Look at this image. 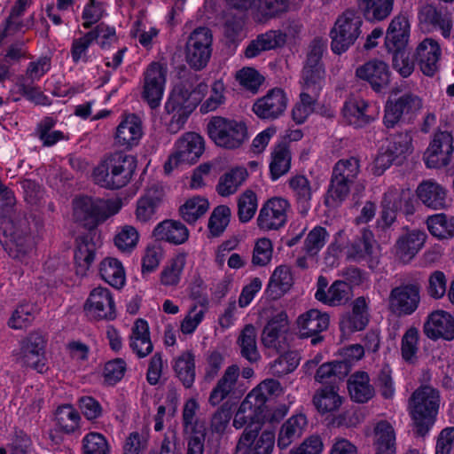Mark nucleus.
Here are the masks:
<instances>
[{
	"instance_id": "obj_1",
	"label": "nucleus",
	"mask_w": 454,
	"mask_h": 454,
	"mask_svg": "<svg viewBox=\"0 0 454 454\" xmlns=\"http://www.w3.org/2000/svg\"><path fill=\"white\" fill-rule=\"evenodd\" d=\"M0 243L10 257L27 263L35 250V239L26 217L0 218Z\"/></svg>"
},
{
	"instance_id": "obj_2",
	"label": "nucleus",
	"mask_w": 454,
	"mask_h": 454,
	"mask_svg": "<svg viewBox=\"0 0 454 454\" xmlns=\"http://www.w3.org/2000/svg\"><path fill=\"white\" fill-rule=\"evenodd\" d=\"M440 401L439 391L431 386H421L412 393L409 411L419 436H426L434 426Z\"/></svg>"
},
{
	"instance_id": "obj_3",
	"label": "nucleus",
	"mask_w": 454,
	"mask_h": 454,
	"mask_svg": "<svg viewBox=\"0 0 454 454\" xmlns=\"http://www.w3.org/2000/svg\"><path fill=\"white\" fill-rule=\"evenodd\" d=\"M136 170L133 157L114 153L106 158L93 171L94 181L107 189H120L127 185Z\"/></svg>"
},
{
	"instance_id": "obj_4",
	"label": "nucleus",
	"mask_w": 454,
	"mask_h": 454,
	"mask_svg": "<svg viewBox=\"0 0 454 454\" xmlns=\"http://www.w3.org/2000/svg\"><path fill=\"white\" fill-rule=\"evenodd\" d=\"M206 131L217 147L226 150L240 148L249 137L247 126L243 121L220 115L208 120Z\"/></svg>"
},
{
	"instance_id": "obj_5",
	"label": "nucleus",
	"mask_w": 454,
	"mask_h": 454,
	"mask_svg": "<svg viewBox=\"0 0 454 454\" xmlns=\"http://www.w3.org/2000/svg\"><path fill=\"white\" fill-rule=\"evenodd\" d=\"M121 207L119 200L81 197L74 200V217L85 227L91 229L117 214Z\"/></svg>"
},
{
	"instance_id": "obj_6",
	"label": "nucleus",
	"mask_w": 454,
	"mask_h": 454,
	"mask_svg": "<svg viewBox=\"0 0 454 454\" xmlns=\"http://www.w3.org/2000/svg\"><path fill=\"white\" fill-rule=\"evenodd\" d=\"M363 20L354 9H347L338 16L330 31L331 49L338 55L346 52L362 34Z\"/></svg>"
},
{
	"instance_id": "obj_7",
	"label": "nucleus",
	"mask_w": 454,
	"mask_h": 454,
	"mask_svg": "<svg viewBox=\"0 0 454 454\" xmlns=\"http://www.w3.org/2000/svg\"><path fill=\"white\" fill-rule=\"evenodd\" d=\"M213 35L206 27L195 28L188 36L184 47L185 61L196 71L207 65L212 55Z\"/></svg>"
},
{
	"instance_id": "obj_8",
	"label": "nucleus",
	"mask_w": 454,
	"mask_h": 454,
	"mask_svg": "<svg viewBox=\"0 0 454 454\" xmlns=\"http://www.w3.org/2000/svg\"><path fill=\"white\" fill-rule=\"evenodd\" d=\"M46 339L39 333H31L20 342V349L14 351L16 362L39 373L47 371L45 357Z\"/></svg>"
},
{
	"instance_id": "obj_9",
	"label": "nucleus",
	"mask_w": 454,
	"mask_h": 454,
	"mask_svg": "<svg viewBox=\"0 0 454 454\" xmlns=\"http://www.w3.org/2000/svg\"><path fill=\"white\" fill-rule=\"evenodd\" d=\"M205 149L203 137L195 132L184 134L175 145V152L164 165V170L169 174L181 163L193 164L202 155Z\"/></svg>"
},
{
	"instance_id": "obj_10",
	"label": "nucleus",
	"mask_w": 454,
	"mask_h": 454,
	"mask_svg": "<svg viewBox=\"0 0 454 454\" xmlns=\"http://www.w3.org/2000/svg\"><path fill=\"white\" fill-rule=\"evenodd\" d=\"M275 443V434L270 430L262 431V423L246 427L235 454H271Z\"/></svg>"
},
{
	"instance_id": "obj_11",
	"label": "nucleus",
	"mask_w": 454,
	"mask_h": 454,
	"mask_svg": "<svg viewBox=\"0 0 454 454\" xmlns=\"http://www.w3.org/2000/svg\"><path fill=\"white\" fill-rule=\"evenodd\" d=\"M421 301L418 283H406L394 287L388 296V307L394 314L403 317L412 315Z\"/></svg>"
},
{
	"instance_id": "obj_12",
	"label": "nucleus",
	"mask_w": 454,
	"mask_h": 454,
	"mask_svg": "<svg viewBox=\"0 0 454 454\" xmlns=\"http://www.w3.org/2000/svg\"><path fill=\"white\" fill-rule=\"evenodd\" d=\"M166 81L167 67L159 62H152L144 72L142 98L152 109L160 105Z\"/></svg>"
},
{
	"instance_id": "obj_13",
	"label": "nucleus",
	"mask_w": 454,
	"mask_h": 454,
	"mask_svg": "<svg viewBox=\"0 0 454 454\" xmlns=\"http://www.w3.org/2000/svg\"><path fill=\"white\" fill-rule=\"evenodd\" d=\"M290 203L281 197L268 200L261 207L256 222L261 230L277 231L287 222Z\"/></svg>"
},
{
	"instance_id": "obj_14",
	"label": "nucleus",
	"mask_w": 454,
	"mask_h": 454,
	"mask_svg": "<svg viewBox=\"0 0 454 454\" xmlns=\"http://www.w3.org/2000/svg\"><path fill=\"white\" fill-rule=\"evenodd\" d=\"M323 46L315 43L311 46L302 70L301 88L313 93H320L325 84V68L321 59Z\"/></svg>"
},
{
	"instance_id": "obj_15",
	"label": "nucleus",
	"mask_w": 454,
	"mask_h": 454,
	"mask_svg": "<svg viewBox=\"0 0 454 454\" xmlns=\"http://www.w3.org/2000/svg\"><path fill=\"white\" fill-rule=\"evenodd\" d=\"M84 310L88 317L95 320H113L116 317L115 303L111 291L98 286L91 290Z\"/></svg>"
},
{
	"instance_id": "obj_16",
	"label": "nucleus",
	"mask_w": 454,
	"mask_h": 454,
	"mask_svg": "<svg viewBox=\"0 0 454 454\" xmlns=\"http://www.w3.org/2000/svg\"><path fill=\"white\" fill-rule=\"evenodd\" d=\"M287 104L288 98L284 90L273 88L256 99L252 110L258 118L273 121L284 114Z\"/></svg>"
},
{
	"instance_id": "obj_17",
	"label": "nucleus",
	"mask_w": 454,
	"mask_h": 454,
	"mask_svg": "<svg viewBox=\"0 0 454 454\" xmlns=\"http://www.w3.org/2000/svg\"><path fill=\"white\" fill-rule=\"evenodd\" d=\"M289 331L288 317L281 311L273 316L264 326L262 333V342L265 348L278 353L288 348L287 333Z\"/></svg>"
},
{
	"instance_id": "obj_18",
	"label": "nucleus",
	"mask_w": 454,
	"mask_h": 454,
	"mask_svg": "<svg viewBox=\"0 0 454 454\" xmlns=\"http://www.w3.org/2000/svg\"><path fill=\"white\" fill-rule=\"evenodd\" d=\"M390 75L388 65L378 59L368 60L356 69V76L368 82L376 92L382 91L389 85Z\"/></svg>"
},
{
	"instance_id": "obj_19",
	"label": "nucleus",
	"mask_w": 454,
	"mask_h": 454,
	"mask_svg": "<svg viewBox=\"0 0 454 454\" xmlns=\"http://www.w3.org/2000/svg\"><path fill=\"white\" fill-rule=\"evenodd\" d=\"M378 247L372 231L363 229L347 250V257L356 262L365 261L372 268L378 262Z\"/></svg>"
},
{
	"instance_id": "obj_20",
	"label": "nucleus",
	"mask_w": 454,
	"mask_h": 454,
	"mask_svg": "<svg viewBox=\"0 0 454 454\" xmlns=\"http://www.w3.org/2000/svg\"><path fill=\"white\" fill-rule=\"evenodd\" d=\"M418 17L424 28L428 31L440 30L444 38L450 37L452 29V15L447 10L426 4L420 8Z\"/></svg>"
},
{
	"instance_id": "obj_21",
	"label": "nucleus",
	"mask_w": 454,
	"mask_h": 454,
	"mask_svg": "<svg viewBox=\"0 0 454 454\" xmlns=\"http://www.w3.org/2000/svg\"><path fill=\"white\" fill-rule=\"evenodd\" d=\"M421 108L422 100L419 96L405 93L386 106L384 123L387 128H393L403 114H413Z\"/></svg>"
},
{
	"instance_id": "obj_22",
	"label": "nucleus",
	"mask_w": 454,
	"mask_h": 454,
	"mask_svg": "<svg viewBox=\"0 0 454 454\" xmlns=\"http://www.w3.org/2000/svg\"><path fill=\"white\" fill-rule=\"evenodd\" d=\"M423 331L431 340H451L454 339V318L444 310L433 311L427 316Z\"/></svg>"
},
{
	"instance_id": "obj_23",
	"label": "nucleus",
	"mask_w": 454,
	"mask_h": 454,
	"mask_svg": "<svg viewBox=\"0 0 454 454\" xmlns=\"http://www.w3.org/2000/svg\"><path fill=\"white\" fill-rule=\"evenodd\" d=\"M427 234L419 230H412L402 234L395 245V254L403 263H409L423 247Z\"/></svg>"
},
{
	"instance_id": "obj_24",
	"label": "nucleus",
	"mask_w": 454,
	"mask_h": 454,
	"mask_svg": "<svg viewBox=\"0 0 454 454\" xmlns=\"http://www.w3.org/2000/svg\"><path fill=\"white\" fill-rule=\"evenodd\" d=\"M32 0H17L12 6L8 18L5 20L2 38L14 35L16 33L31 29L35 24L34 14L27 19H22L26 10L30 6Z\"/></svg>"
},
{
	"instance_id": "obj_25",
	"label": "nucleus",
	"mask_w": 454,
	"mask_h": 454,
	"mask_svg": "<svg viewBox=\"0 0 454 454\" xmlns=\"http://www.w3.org/2000/svg\"><path fill=\"white\" fill-rule=\"evenodd\" d=\"M369 323V301L364 296L353 301L352 311L343 315L340 328L344 333L364 330Z\"/></svg>"
},
{
	"instance_id": "obj_26",
	"label": "nucleus",
	"mask_w": 454,
	"mask_h": 454,
	"mask_svg": "<svg viewBox=\"0 0 454 454\" xmlns=\"http://www.w3.org/2000/svg\"><path fill=\"white\" fill-rule=\"evenodd\" d=\"M142 135L141 119L130 114L126 115L117 126L114 140L119 146L131 148L138 144Z\"/></svg>"
},
{
	"instance_id": "obj_27",
	"label": "nucleus",
	"mask_w": 454,
	"mask_h": 454,
	"mask_svg": "<svg viewBox=\"0 0 454 454\" xmlns=\"http://www.w3.org/2000/svg\"><path fill=\"white\" fill-rule=\"evenodd\" d=\"M163 199V191L153 184L145 192L137 201L136 218L141 223H147L155 218L156 212Z\"/></svg>"
},
{
	"instance_id": "obj_28",
	"label": "nucleus",
	"mask_w": 454,
	"mask_h": 454,
	"mask_svg": "<svg viewBox=\"0 0 454 454\" xmlns=\"http://www.w3.org/2000/svg\"><path fill=\"white\" fill-rule=\"evenodd\" d=\"M441 48L438 43L431 38L422 41L416 51V59L424 74L432 76L438 70Z\"/></svg>"
},
{
	"instance_id": "obj_29",
	"label": "nucleus",
	"mask_w": 454,
	"mask_h": 454,
	"mask_svg": "<svg viewBox=\"0 0 454 454\" xmlns=\"http://www.w3.org/2000/svg\"><path fill=\"white\" fill-rule=\"evenodd\" d=\"M410 37V22L406 16L397 15L390 22L386 37L385 46L387 51L403 50Z\"/></svg>"
},
{
	"instance_id": "obj_30",
	"label": "nucleus",
	"mask_w": 454,
	"mask_h": 454,
	"mask_svg": "<svg viewBox=\"0 0 454 454\" xmlns=\"http://www.w3.org/2000/svg\"><path fill=\"white\" fill-rule=\"evenodd\" d=\"M329 323V315L315 309L306 311L297 318V325L301 338H309L325 331Z\"/></svg>"
},
{
	"instance_id": "obj_31",
	"label": "nucleus",
	"mask_w": 454,
	"mask_h": 454,
	"mask_svg": "<svg viewBox=\"0 0 454 454\" xmlns=\"http://www.w3.org/2000/svg\"><path fill=\"white\" fill-rule=\"evenodd\" d=\"M418 198L427 207L442 209L447 207V192L437 182L429 179L420 183L416 190Z\"/></svg>"
},
{
	"instance_id": "obj_32",
	"label": "nucleus",
	"mask_w": 454,
	"mask_h": 454,
	"mask_svg": "<svg viewBox=\"0 0 454 454\" xmlns=\"http://www.w3.org/2000/svg\"><path fill=\"white\" fill-rule=\"evenodd\" d=\"M129 347L139 358H144L153 352V345L145 320L138 318L134 322L129 336Z\"/></svg>"
},
{
	"instance_id": "obj_33",
	"label": "nucleus",
	"mask_w": 454,
	"mask_h": 454,
	"mask_svg": "<svg viewBox=\"0 0 454 454\" xmlns=\"http://www.w3.org/2000/svg\"><path fill=\"white\" fill-rule=\"evenodd\" d=\"M239 374L240 370L237 364L226 368L223 375L210 393L208 402L211 405H218L234 391Z\"/></svg>"
},
{
	"instance_id": "obj_34",
	"label": "nucleus",
	"mask_w": 454,
	"mask_h": 454,
	"mask_svg": "<svg viewBox=\"0 0 454 454\" xmlns=\"http://www.w3.org/2000/svg\"><path fill=\"white\" fill-rule=\"evenodd\" d=\"M348 390L350 398L358 403H367L375 395V390L370 382L368 373L362 371L356 372L349 376Z\"/></svg>"
},
{
	"instance_id": "obj_35",
	"label": "nucleus",
	"mask_w": 454,
	"mask_h": 454,
	"mask_svg": "<svg viewBox=\"0 0 454 454\" xmlns=\"http://www.w3.org/2000/svg\"><path fill=\"white\" fill-rule=\"evenodd\" d=\"M287 185L301 213L307 214L314 192L310 181L303 175H296L287 180Z\"/></svg>"
},
{
	"instance_id": "obj_36",
	"label": "nucleus",
	"mask_w": 454,
	"mask_h": 454,
	"mask_svg": "<svg viewBox=\"0 0 454 454\" xmlns=\"http://www.w3.org/2000/svg\"><path fill=\"white\" fill-rule=\"evenodd\" d=\"M286 35L280 30H269L259 35L253 40L245 51V56L248 59L258 56L261 52L270 51L284 45Z\"/></svg>"
},
{
	"instance_id": "obj_37",
	"label": "nucleus",
	"mask_w": 454,
	"mask_h": 454,
	"mask_svg": "<svg viewBox=\"0 0 454 454\" xmlns=\"http://www.w3.org/2000/svg\"><path fill=\"white\" fill-rule=\"evenodd\" d=\"M308 425L307 418L303 414H296L290 417L279 430L278 438V448L284 450L289 447L293 442L300 438Z\"/></svg>"
},
{
	"instance_id": "obj_38",
	"label": "nucleus",
	"mask_w": 454,
	"mask_h": 454,
	"mask_svg": "<svg viewBox=\"0 0 454 454\" xmlns=\"http://www.w3.org/2000/svg\"><path fill=\"white\" fill-rule=\"evenodd\" d=\"M153 235L157 239L179 245L188 239L189 231L186 226L178 221L165 220L157 224Z\"/></svg>"
},
{
	"instance_id": "obj_39",
	"label": "nucleus",
	"mask_w": 454,
	"mask_h": 454,
	"mask_svg": "<svg viewBox=\"0 0 454 454\" xmlns=\"http://www.w3.org/2000/svg\"><path fill=\"white\" fill-rule=\"evenodd\" d=\"M313 404L318 412L325 414L333 412L341 406L342 397L334 385H326L318 388L313 395Z\"/></svg>"
},
{
	"instance_id": "obj_40",
	"label": "nucleus",
	"mask_w": 454,
	"mask_h": 454,
	"mask_svg": "<svg viewBox=\"0 0 454 454\" xmlns=\"http://www.w3.org/2000/svg\"><path fill=\"white\" fill-rule=\"evenodd\" d=\"M173 369L184 387L190 388L195 380V356L191 350L182 352L173 360Z\"/></svg>"
},
{
	"instance_id": "obj_41",
	"label": "nucleus",
	"mask_w": 454,
	"mask_h": 454,
	"mask_svg": "<svg viewBox=\"0 0 454 454\" xmlns=\"http://www.w3.org/2000/svg\"><path fill=\"white\" fill-rule=\"evenodd\" d=\"M263 409L258 405L257 403L250 397L248 395L240 403L238 411L235 414L233 419V426L237 429H239L247 425H252L254 423H262Z\"/></svg>"
},
{
	"instance_id": "obj_42",
	"label": "nucleus",
	"mask_w": 454,
	"mask_h": 454,
	"mask_svg": "<svg viewBox=\"0 0 454 454\" xmlns=\"http://www.w3.org/2000/svg\"><path fill=\"white\" fill-rule=\"evenodd\" d=\"M294 284L291 269L286 265L277 267L270 278L267 292L272 299L280 298Z\"/></svg>"
},
{
	"instance_id": "obj_43",
	"label": "nucleus",
	"mask_w": 454,
	"mask_h": 454,
	"mask_svg": "<svg viewBox=\"0 0 454 454\" xmlns=\"http://www.w3.org/2000/svg\"><path fill=\"white\" fill-rule=\"evenodd\" d=\"M192 90L186 84H178L170 92L165 103V111L168 114L177 112H192L195 104H190Z\"/></svg>"
},
{
	"instance_id": "obj_44",
	"label": "nucleus",
	"mask_w": 454,
	"mask_h": 454,
	"mask_svg": "<svg viewBox=\"0 0 454 454\" xmlns=\"http://www.w3.org/2000/svg\"><path fill=\"white\" fill-rule=\"evenodd\" d=\"M394 0H359L358 8L368 21H381L393 11Z\"/></svg>"
},
{
	"instance_id": "obj_45",
	"label": "nucleus",
	"mask_w": 454,
	"mask_h": 454,
	"mask_svg": "<svg viewBox=\"0 0 454 454\" xmlns=\"http://www.w3.org/2000/svg\"><path fill=\"white\" fill-rule=\"evenodd\" d=\"M200 410V404L194 398L185 401L182 411V426L184 434H199L207 431L205 421L200 419L197 413Z\"/></svg>"
},
{
	"instance_id": "obj_46",
	"label": "nucleus",
	"mask_w": 454,
	"mask_h": 454,
	"mask_svg": "<svg viewBox=\"0 0 454 454\" xmlns=\"http://www.w3.org/2000/svg\"><path fill=\"white\" fill-rule=\"evenodd\" d=\"M99 273L104 281L116 289L125 285V270L122 263L115 258L104 259L100 263Z\"/></svg>"
},
{
	"instance_id": "obj_47",
	"label": "nucleus",
	"mask_w": 454,
	"mask_h": 454,
	"mask_svg": "<svg viewBox=\"0 0 454 454\" xmlns=\"http://www.w3.org/2000/svg\"><path fill=\"white\" fill-rule=\"evenodd\" d=\"M344 115L348 123L356 128L368 124L373 119L369 104L363 98L354 99L347 104Z\"/></svg>"
},
{
	"instance_id": "obj_48",
	"label": "nucleus",
	"mask_w": 454,
	"mask_h": 454,
	"mask_svg": "<svg viewBox=\"0 0 454 454\" xmlns=\"http://www.w3.org/2000/svg\"><path fill=\"white\" fill-rule=\"evenodd\" d=\"M238 345L241 356L250 363L260 360L261 355L257 348V332L253 325H247L238 338Z\"/></svg>"
},
{
	"instance_id": "obj_49",
	"label": "nucleus",
	"mask_w": 454,
	"mask_h": 454,
	"mask_svg": "<svg viewBox=\"0 0 454 454\" xmlns=\"http://www.w3.org/2000/svg\"><path fill=\"white\" fill-rule=\"evenodd\" d=\"M315 297L325 304L339 306L349 300L350 287L346 282L337 280L331 285L327 292L322 289L317 290Z\"/></svg>"
},
{
	"instance_id": "obj_50",
	"label": "nucleus",
	"mask_w": 454,
	"mask_h": 454,
	"mask_svg": "<svg viewBox=\"0 0 454 454\" xmlns=\"http://www.w3.org/2000/svg\"><path fill=\"white\" fill-rule=\"evenodd\" d=\"M291 152L285 144L276 145L271 152V160L270 163V178L273 181L286 175L291 168Z\"/></svg>"
},
{
	"instance_id": "obj_51",
	"label": "nucleus",
	"mask_w": 454,
	"mask_h": 454,
	"mask_svg": "<svg viewBox=\"0 0 454 454\" xmlns=\"http://www.w3.org/2000/svg\"><path fill=\"white\" fill-rule=\"evenodd\" d=\"M58 429L67 434H72L80 430L81 416L79 412L69 404L59 406L55 413Z\"/></svg>"
},
{
	"instance_id": "obj_52",
	"label": "nucleus",
	"mask_w": 454,
	"mask_h": 454,
	"mask_svg": "<svg viewBox=\"0 0 454 454\" xmlns=\"http://www.w3.org/2000/svg\"><path fill=\"white\" fill-rule=\"evenodd\" d=\"M94 259L95 244L88 237H79L76 239V249L74 251V263L77 274H85Z\"/></svg>"
},
{
	"instance_id": "obj_53",
	"label": "nucleus",
	"mask_w": 454,
	"mask_h": 454,
	"mask_svg": "<svg viewBox=\"0 0 454 454\" xmlns=\"http://www.w3.org/2000/svg\"><path fill=\"white\" fill-rule=\"evenodd\" d=\"M186 264V254L175 255L162 269L160 276V284L165 286H176L181 279V275Z\"/></svg>"
},
{
	"instance_id": "obj_54",
	"label": "nucleus",
	"mask_w": 454,
	"mask_h": 454,
	"mask_svg": "<svg viewBox=\"0 0 454 454\" xmlns=\"http://www.w3.org/2000/svg\"><path fill=\"white\" fill-rule=\"evenodd\" d=\"M247 176L245 168H235L220 177L216 190L221 196L235 193Z\"/></svg>"
},
{
	"instance_id": "obj_55",
	"label": "nucleus",
	"mask_w": 454,
	"mask_h": 454,
	"mask_svg": "<svg viewBox=\"0 0 454 454\" xmlns=\"http://www.w3.org/2000/svg\"><path fill=\"white\" fill-rule=\"evenodd\" d=\"M427 224L430 233L439 239H448L454 235V217L445 214L428 216Z\"/></svg>"
},
{
	"instance_id": "obj_56",
	"label": "nucleus",
	"mask_w": 454,
	"mask_h": 454,
	"mask_svg": "<svg viewBox=\"0 0 454 454\" xmlns=\"http://www.w3.org/2000/svg\"><path fill=\"white\" fill-rule=\"evenodd\" d=\"M94 42L91 35L88 32L82 33L81 36L74 38L70 46V55L74 64H87L94 59L90 53V48Z\"/></svg>"
},
{
	"instance_id": "obj_57",
	"label": "nucleus",
	"mask_w": 454,
	"mask_h": 454,
	"mask_svg": "<svg viewBox=\"0 0 454 454\" xmlns=\"http://www.w3.org/2000/svg\"><path fill=\"white\" fill-rule=\"evenodd\" d=\"M360 168L359 159L350 156L339 160L333 168L332 175L353 184L360 173Z\"/></svg>"
},
{
	"instance_id": "obj_58",
	"label": "nucleus",
	"mask_w": 454,
	"mask_h": 454,
	"mask_svg": "<svg viewBox=\"0 0 454 454\" xmlns=\"http://www.w3.org/2000/svg\"><path fill=\"white\" fill-rule=\"evenodd\" d=\"M350 183L332 175L325 198V205L328 207H336L341 204L348 198L350 192Z\"/></svg>"
},
{
	"instance_id": "obj_59",
	"label": "nucleus",
	"mask_w": 454,
	"mask_h": 454,
	"mask_svg": "<svg viewBox=\"0 0 454 454\" xmlns=\"http://www.w3.org/2000/svg\"><path fill=\"white\" fill-rule=\"evenodd\" d=\"M57 121L50 116L43 118L36 127V134L43 146H52L59 141L67 139L60 130H53Z\"/></svg>"
},
{
	"instance_id": "obj_60",
	"label": "nucleus",
	"mask_w": 454,
	"mask_h": 454,
	"mask_svg": "<svg viewBox=\"0 0 454 454\" xmlns=\"http://www.w3.org/2000/svg\"><path fill=\"white\" fill-rule=\"evenodd\" d=\"M207 305L208 301L204 299L202 302L193 305L189 309L180 325V330L184 334H192L196 331L197 327L205 318L208 309Z\"/></svg>"
},
{
	"instance_id": "obj_61",
	"label": "nucleus",
	"mask_w": 454,
	"mask_h": 454,
	"mask_svg": "<svg viewBox=\"0 0 454 454\" xmlns=\"http://www.w3.org/2000/svg\"><path fill=\"white\" fill-rule=\"evenodd\" d=\"M208 201L202 197H193L185 201L180 207V214L183 219L189 223H195L208 209Z\"/></svg>"
},
{
	"instance_id": "obj_62",
	"label": "nucleus",
	"mask_w": 454,
	"mask_h": 454,
	"mask_svg": "<svg viewBox=\"0 0 454 454\" xmlns=\"http://www.w3.org/2000/svg\"><path fill=\"white\" fill-rule=\"evenodd\" d=\"M270 366V370L274 376L281 377L294 372L300 363L299 355L295 351H282Z\"/></svg>"
},
{
	"instance_id": "obj_63",
	"label": "nucleus",
	"mask_w": 454,
	"mask_h": 454,
	"mask_svg": "<svg viewBox=\"0 0 454 454\" xmlns=\"http://www.w3.org/2000/svg\"><path fill=\"white\" fill-rule=\"evenodd\" d=\"M238 217L241 223H248L255 215L258 207L256 194L247 190L238 197Z\"/></svg>"
},
{
	"instance_id": "obj_64",
	"label": "nucleus",
	"mask_w": 454,
	"mask_h": 454,
	"mask_svg": "<svg viewBox=\"0 0 454 454\" xmlns=\"http://www.w3.org/2000/svg\"><path fill=\"white\" fill-rule=\"evenodd\" d=\"M139 234L137 229L130 225L122 226L115 234L114 244L122 253H131L137 247Z\"/></svg>"
}]
</instances>
